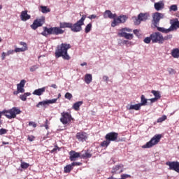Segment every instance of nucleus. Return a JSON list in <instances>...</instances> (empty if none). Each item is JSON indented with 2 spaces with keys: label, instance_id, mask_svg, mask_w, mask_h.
<instances>
[{
  "label": "nucleus",
  "instance_id": "c03bdc74",
  "mask_svg": "<svg viewBox=\"0 0 179 179\" xmlns=\"http://www.w3.org/2000/svg\"><path fill=\"white\" fill-rule=\"evenodd\" d=\"M143 41L145 43V44H150V41H152V34H150V37H146L144 38Z\"/></svg>",
  "mask_w": 179,
  "mask_h": 179
},
{
  "label": "nucleus",
  "instance_id": "79ce46f5",
  "mask_svg": "<svg viewBox=\"0 0 179 179\" xmlns=\"http://www.w3.org/2000/svg\"><path fill=\"white\" fill-rule=\"evenodd\" d=\"M119 19L120 20V23H125V22H127V16L125 15H120L119 16Z\"/></svg>",
  "mask_w": 179,
  "mask_h": 179
},
{
  "label": "nucleus",
  "instance_id": "f3484780",
  "mask_svg": "<svg viewBox=\"0 0 179 179\" xmlns=\"http://www.w3.org/2000/svg\"><path fill=\"white\" fill-rule=\"evenodd\" d=\"M71 162H75L77 159L80 157V153L76 152V151L71 150L69 152Z\"/></svg>",
  "mask_w": 179,
  "mask_h": 179
},
{
  "label": "nucleus",
  "instance_id": "6ab92c4d",
  "mask_svg": "<svg viewBox=\"0 0 179 179\" xmlns=\"http://www.w3.org/2000/svg\"><path fill=\"white\" fill-rule=\"evenodd\" d=\"M20 45H22V48H16L15 49V52H24V51H27V43L24 42H20Z\"/></svg>",
  "mask_w": 179,
  "mask_h": 179
},
{
  "label": "nucleus",
  "instance_id": "0e129e2a",
  "mask_svg": "<svg viewBox=\"0 0 179 179\" xmlns=\"http://www.w3.org/2000/svg\"><path fill=\"white\" fill-rule=\"evenodd\" d=\"M19 93H22L20 91H19V90H17V91H15L14 92H13V94H19Z\"/></svg>",
  "mask_w": 179,
  "mask_h": 179
},
{
  "label": "nucleus",
  "instance_id": "72a5a7b5",
  "mask_svg": "<svg viewBox=\"0 0 179 179\" xmlns=\"http://www.w3.org/2000/svg\"><path fill=\"white\" fill-rule=\"evenodd\" d=\"M73 169V166H72L71 164H69L64 167V173H71Z\"/></svg>",
  "mask_w": 179,
  "mask_h": 179
},
{
  "label": "nucleus",
  "instance_id": "5701e85b",
  "mask_svg": "<svg viewBox=\"0 0 179 179\" xmlns=\"http://www.w3.org/2000/svg\"><path fill=\"white\" fill-rule=\"evenodd\" d=\"M154 8L155 10H157L159 12V10H162V9H164V3H163V1H162L155 3Z\"/></svg>",
  "mask_w": 179,
  "mask_h": 179
},
{
  "label": "nucleus",
  "instance_id": "cd10ccee",
  "mask_svg": "<svg viewBox=\"0 0 179 179\" xmlns=\"http://www.w3.org/2000/svg\"><path fill=\"white\" fill-rule=\"evenodd\" d=\"M60 28L62 29H71L72 27V23L71 22H60L59 23Z\"/></svg>",
  "mask_w": 179,
  "mask_h": 179
},
{
  "label": "nucleus",
  "instance_id": "4be33fe9",
  "mask_svg": "<svg viewBox=\"0 0 179 179\" xmlns=\"http://www.w3.org/2000/svg\"><path fill=\"white\" fill-rule=\"evenodd\" d=\"M45 92V87H43L42 88H38L37 90H35L32 94L34 96H43V94Z\"/></svg>",
  "mask_w": 179,
  "mask_h": 179
},
{
  "label": "nucleus",
  "instance_id": "7ed1b4c3",
  "mask_svg": "<svg viewBox=\"0 0 179 179\" xmlns=\"http://www.w3.org/2000/svg\"><path fill=\"white\" fill-rule=\"evenodd\" d=\"M85 20H86V15H83L81 18L75 24L71 23V31H73V33H79V31H82V26L85 24Z\"/></svg>",
  "mask_w": 179,
  "mask_h": 179
},
{
  "label": "nucleus",
  "instance_id": "c756f323",
  "mask_svg": "<svg viewBox=\"0 0 179 179\" xmlns=\"http://www.w3.org/2000/svg\"><path fill=\"white\" fill-rule=\"evenodd\" d=\"M82 104H83V101H82L76 102V103L73 105V110H76V111L79 110V108H80V106H82Z\"/></svg>",
  "mask_w": 179,
  "mask_h": 179
},
{
  "label": "nucleus",
  "instance_id": "5fc2aeb1",
  "mask_svg": "<svg viewBox=\"0 0 179 179\" xmlns=\"http://www.w3.org/2000/svg\"><path fill=\"white\" fill-rule=\"evenodd\" d=\"M168 72L170 75H174L175 73L174 69L171 68L168 69Z\"/></svg>",
  "mask_w": 179,
  "mask_h": 179
},
{
  "label": "nucleus",
  "instance_id": "6e6d98bb",
  "mask_svg": "<svg viewBox=\"0 0 179 179\" xmlns=\"http://www.w3.org/2000/svg\"><path fill=\"white\" fill-rule=\"evenodd\" d=\"M29 127H33L34 128H36V127H37V124L34 123V122H29Z\"/></svg>",
  "mask_w": 179,
  "mask_h": 179
},
{
  "label": "nucleus",
  "instance_id": "bf43d9fd",
  "mask_svg": "<svg viewBox=\"0 0 179 179\" xmlns=\"http://www.w3.org/2000/svg\"><path fill=\"white\" fill-rule=\"evenodd\" d=\"M148 100L150 101V103H156V101H157L158 99L157 98H152Z\"/></svg>",
  "mask_w": 179,
  "mask_h": 179
},
{
  "label": "nucleus",
  "instance_id": "9d476101",
  "mask_svg": "<svg viewBox=\"0 0 179 179\" xmlns=\"http://www.w3.org/2000/svg\"><path fill=\"white\" fill-rule=\"evenodd\" d=\"M57 100L58 99L44 100L38 103V104L36 105V107L37 108H40V107H44V108H46L47 106H49V104H55Z\"/></svg>",
  "mask_w": 179,
  "mask_h": 179
},
{
  "label": "nucleus",
  "instance_id": "a878e982",
  "mask_svg": "<svg viewBox=\"0 0 179 179\" xmlns=\"http://www.w3.org/2000/svg\"><path fill=\"white\" fill-rule=\"evenodd\" d=\"M84 80L87 85H90L92 83V80H93V77L92 76V74L87 73L85 76Z\"/></svg>",
  "mask_w": 179,
  "mask_h": 179
},
{
  "label": "nucleus",
  "instance_id": "a19ab883",
  "mask_svg": "<svg viewBox=\"0 0 179 179\" xmlns=\"http://www.w3.org/2000/svg\"><path fill=\"white\" fill-rule=\"evenodd\" d=\"M38 68H39L38 64H36V65L31 66L29 69V71H30V72H34L35 71H37V69H38Z\"/></svg>",
  "mask_w": 179,
  "mask_h": 179
},
{
  "label": "nucleus",
  "instance_id": "b1692460",
  "mask_svg": "<svg viewBox=\"0 0 179 179\" xmlns=\"http://www.w3.org/2000/svg\"><path fill=\"white\" fill-rule=\"evenodd\" d=\"M20 17L22 22H26L27 20H29V19H30L31 16L30 15L27 14V10H24V11H22Z\"/></svg>",
  "mask_w": 179,
  "mask_h": 179
},
{
  "label": "nucleus",
  "instance_id": "ea45409f",
  "mask_svg": "<svg viewBox=\"0 0 179 179\" xmlns=\"http://www.w3.org/2000/svg\"><path fill=\"white\" fill-rule=\"evenodd\" d=\"M166 120H167V116L164 115L162 117L157 119V122L158 123L163 122V121H166Z\"/></svg>",
  "mask_w": 179,
  "mask_h": 179
},
{
  "label": "nucleus",
  "instance_id": "39448f33",
  "mask_svg": "<svg viewBox=\"0 0 179 179\" xmlns=\"http://www.w3.org/2000/svg\"><path fill=\"white\" fill-rule=\"evenodd\" d=\"M160 139H162V135L157 134L155 135L153 138L150 139V141L145 143V145H143V149H149L155 146V145H157L159 142H160Z\"/></svg>",
  "mask_w": 179,
  "mask_h": 179
},
{
  "label": "nucleus",
  "instance_id": "4d7b16f0",
  "mask_svg": "<svg viewBox=\"0 0 179 179\" xmlns=\"http://www.w3.org/2000/svg\"><path fill=\"white\" fill-rule=\"evenodd\" d=\"M102 79H103V80L104 82H106V83H108V79H109L108 76H103V78H102Z\"/></svg>",
  "mask_w": 179,
  "mask_h": 179
},
{
  "label": "nucleus",
  "instance_id": "4c0bfd02",
  "mask_svg": "<svg viewBox=\"0 0 179 179\" xmlns=\"http://www.w3.org/2000/svg\"><path fill=\"white\" fill-rule=\"evenodd\" d=\"M110 142L108 140H106L103 141L101 143V146L102 148H107V146H108V145H110Z\"/></svg>",
  "mask_w": 179,
  "mask_h": 179
},
{
  "label": "nucleus",
  "instance_id": "f704fd0d",
  "mask_svg": "<svg viewBox=\"0 0 179 179\" xmlns=\"http://www.w3.org/2000/svg\"><path fill=\"white\" fill-rule=\"evenodd\" d=\"M151 93L153 94L155 98L157 99V100H159V99L162 97V96L160 95V92L159 91L152 90Z\"/></svg>",
  "mask_w": 179,
  "mask_h": 179
},
{
  "label": "nucleus",
  "instance_id": "3c124183",
  "mask_svg": "<svg viewBox=\"0 0 179 179\" xmlns=\"http://www.w3.org/2000/svg\"><path fill=\"white\" fill-rule=\"evenodd\" d=\"M129 177H131V175L122 174V175H121V178L120 179L129 178Z\"/></svg>",
  "mask_w": 179,
  "mask_h": 179
},
{
  "label": "nucleus",
  "instance_id": "e2e57ef3",
  "mask_svg": "<svg viewBox=\"0 0 179 179\" xmlns=\"http://www.w3.org/2000/svg\"><path fill=\"white\" fill-rule=\"evenodd\" d=\"M57 149H59L58 146H56L55 148H53L52 150H51V153H54V152H55L57 150Z\"/></svg>",
  "mask_w": 179,
  "mask_h": 179
},
{
  "label": "nucleus",
  "instance_id": "dca6fc26",
  "mask_svg": "<svg viewBox=\"0 0 179 179\" xmlns=\"http://www.w3.org/2000/svg\"><path fill=\"white\" fill-rule=\"evenodd\" d=\"M124 171V165L122 164H117L113 167L111 173L113 174H120Z\"/></svg>",
  "mask_w": 179,
  "mask_h": 179
},
{
  "label": "nucleus",
  "instance_id": "6e6552de",
  "mask_svg": "<svg viewBox=\"0 0 179 179\" xmlns=\"http://www.w3.org/2000/svg\"><path fill=\"white\" fill-rule=\"evenodd\" d=\"M161 19H164V14L157 12L152 15V24L155 27H157Z\"/></svg>",
  "mask_w": 179,
  "mask_h": 179
},
{
  "label": "nucleus",
  "instance_id": "412c9836",
  "mask_svg": "<svg viewBox=\"0 0 179 179\" xmlns=\"http://www.w3.org/2000/svg\"><path fill=\"white\" fill-rule=\"evenodd\" d=\"M24 85H26V80H22L20 83L17 85V90L21 93H24Z\"/></svg>",
  "mask_w": 179,
  "mask_h": 179
},
{
  "label": "nucleus",
  "instance_id": "4468645a",
  "mask_svg": "<svg viewBox=\"0 0 179 179\" xmlns=\"http://www.w3.org/2000/svg\"><path fill=\"white\" fill-rule=\"evenodd\" d=\"M105 138L109 142H115L118 138V133L110 132L106 135Z\"/></svg>",
  "mask_w": 179,
  "mask_h": 179
},
{
  "label": "nucleus",
  "instance_id": "0eeeda50",
  "mask_svg": "<svg viewBox=\"0 0 179 179\" xmlns=\"http://www.w3.org/2000/svg\"><path fill=\"white\" fill-rule=\"evenodd\" d=\"M131 31H132V29L128 27H124L120 30V31L117 34V36H119V37H124L127 40H132V38H134V34H128L131 33Z\"/></svg>",
  "mask_w": 179,
  "mask_h": 179
},
{
  "label": "nucleus",
  "instance_id": "393cba45",
  "mask_svg": "<svg viewBox=\"0 0 179 179\" xmlns=\"http://www.w3.org/2000/svg\"><path fill=\"white\" fill-rule=\"evenodd\" d=\"M126 108L127 110H136V111H138L141 110V105H139V103H136L135 105L128 104L126 106Z\"/></svg>",
  "mask_w": 179,
  "mask_h": 179
},
{
  "label": "nucleus",
  "instance_id": "f8f14e48",
  "mask_svg": "<svg viewBox=\"0 0 179 179\" xmlns=\"http://www.w3.org/2000/svg\"><path fill=\"white\" fill-rule=\"evenodd\" d=\"M72 120V116L71 114L66 112L62 113V117L60 118V121L64 125H66L68 122H71Z\"/></svg>",
  "mask_w": 179,
  "mask_h": 179
},
{
  "label": "nucleus",
  "instance_id": "2eb2a0df",
  "mask_svg": "<svg viewBox=\"0 0 179 179\" xmlns=\"http://www.w3.org/2000/svg\"><path fill=\"white\" fill-rule=\"evenodd\" d=\"M170 24L169 30L171 31H174V30L179 29V21L178 19L171 20Z\"/></svg>",
  "mask_w": 179,
  "mask_h": 179
},
{
  "label": "nucleus",
  "instance_id": "338daca9",
  "mask_svg": "<svg viewBox=\"0 0 179 179\" xmlns=\"http://www.w3.org/2000/svg\"><path fill=\"white\" fill-rule=\"evenodd\" d=\"M86 65H87V62H83V63L80 64L81 66H86Z\"/></svg>",
  "mask_w": 179,
  "mask_h": 179
},
{
  "label": "nucleus",
  "instance_id": "20e7f679",
  "mask_svg": "<svg viewBox=\"0 0 179 179\" xmlns=\"http://www.w3.org/2000/svg\"><path fill=\"white\" fill-rule=\"evenodd\" d=\"M1 113H3V115H5L6 118H8V120H12L13 118H16V115L20 114V113H22V110H20L19 108L13 107V108L8 110H4L1 111Z\"/></svg>",
  "mask_w": 179,
  "mask_h": 179
},
{
  "label": "nucleus",
  "instance_id": "de8ad7c7",
  "mask_svg": "<svg viewBox=\"0 0 179 179\" xmlns=\"http://www.w3.org/2000/svg\"><path fill=\"white\" fill-rule=\"evenodd\" d=\"M64 97H65V99H67V100H71V99H72L73 96H72V94L67 92L65 94Z\"/></svg>",
  "mask_w": 179,
  "mask_h": 179
},
{
  "label": "nucleus",
  "instance_id": "09e8293b",
  "mask_svg": "<svg viewBox=\"0 0 179 179\" xmlns=\"http://www.w3.org/2000/svg\"><path fill=\"white\" fill-rule=\"evenodd\" d=\"M8 134V130L6 129H0V135H5Z\"/></svg>",
  "mask_w": 179,
  "mask_h": 179
},
{
  "label": "nucleus",
  "instance_id": "13d9d810",
  "mask_svg": "<svg viewBox=\"0 0 179 179\" xmlns=\"http://www.w3.org/2000/svg\"><path fill=\"white\" fill-rule=\"evenodd\" d=\"M13 52H15V50H10L7 51L6 55H7V56L12 55V54H13Z\"/></svg>",
  "mask_w": 179,
  "mask_h": 179
},
{
  "label": "nucleus",
  "instance_id": "8fccbe9b",
  "mask_svg": "<svg viewBox=\"0 0 179 179\" xmlns=\"http://www.w3.org/2000/svg\"><path fill=\"white\" fill-rule=\"evenodd\" d=\"M133 33L135 34V36H136V37H141V33L139 32V30L134 29Z\"/></svg>",
  "mask_w": 179,
  "mask_h": 179
},
{
  "label": "nucleus",
  "instance_id": "1a4fd4ad",
  "mask_svg": "<svg viewBox=\"0 0 179 179\" xmlns=\"http://www.w3.org/2000/svg\"><path fill=\"white\" fill-rule=\"evenodd\" d=\"M45 22V17H41L34 20L33 24L31 25L32 30H36L38 27H41Z\"/></svg>",
  "mask_w": 179,
  "mask_h": 179
},
{
  "label": "nucleus",
  "instance_id": "f03ea898",
  "mask_svg": "<svg viewBox=\"0 0 179 179\" xmlns=\"http://www.w3.org/2000/svg\"><path fill=\"white\" fill-rule=\"evenodd\" d=\"M65 31L61 28V27H55L48 28L47 27H43V31L41 32V35L44 37H47L48 35L53 34L55 36H59V34H64Z\"/></svg>",
  "mask_w": 179,
  "mask_h": 179
},
{
  "label": "nucleus",
  "instance_id": "f257e3e1",
  "mask_svg": "<svg viewBox=\"0 0 179 179\" xmlns=\"http://www.w3.org/2000/svg\"><path fill=\"white\" fill-rule=\"evenodd\" d=\"M69 48H71V44L62 43L57 47V50L55 51L56 58H60V57H62L63 59L69 61V59H71V57L68 55V50H69Z\"/></svg>",
  "mask_w": 179,
  "mask_h": 179
},
{
  "label": "nucleus",
  "instance_id": "49530a36",
  "mask_svg": "<svg viewBox=\"0 0 179 179\" xmlns=\"http://www.w3.org/2000/svg\"><path fill=\"white\" fill-rule=\"evenodd\" d=\"M81 157H83V159H85V157H86L87 159H90V157H92V154L89 152H85V155H83L81 156Z\"/></svg>",
  "mask_w": 179,
  "mask_h": 179
},
{
  "label": "nucleus",
  "instance_id": "ddd939ff",
  "mask_svg": "<svg viewBox=\"0 0 179 179\" xmlns=\"http://www.w3.org/2000/svg\"><path fill=\"white\" fill-rule=\"evenodd\" d=\"M166 165L169 166V170H173L176 173H179V162H167Z\"/></svg>",
  "mask_w": 179,
  "mask_h": 179
},
{
  "label": "nucleus",
  "instance_id": "603ef678",
  "mask_svg": "<svg viewBox=\"0 0 179 179\" xmlns=\"http://www.w3.org/2000/svg\"><path fill=\"white\" fill-rule=\"evenodd\" d=\"M97 17V15H94V14H92L91 15H89L87 17L88 19H90V20H93V19H96Z\"/></svg>",
  "mask_w": 179,
  "mask_h": 179
},
{
  "label": "nucleus",
  "instance_id": "423d86ee",
  "mask_svg": "<svg viewBox=\"0 0 179 179\" xmlns=\"http://www.w3.org/2000/svg\"><path fill=\"white\" fill-rule=\"evenodd\" d=\"M151 41L153 43L164 44V36L159 31L151 34Z\"/></svg>",
  "mask_w": 179,
  "mask_h": 179
},
{
  "label": "nucleus",
  "instance_id": "c85d7f7f",
  "mask_svg": "<svg viewBox=\"0 0 179 179\" xmlns=\"http://www.w3.org/2000/svg\"><path fill=\"white\" fill-rule=\"evenodd\" d=\"M140 106H146L148 104V99L145 97V95H141V103H138Z\"/></svg>",
  "mask_w": 179,
  "mask_h": 179
},
{
  "label": "nucleus",
  "instance_id": "774afa93",
  "mask_svg": "<svg viewBox=\"0 0 179 179\" xmlns=\"http://www.w3.org/2000/svg\"><path fill=\"white\" fill-rule=\"evenodd\" d=\"M107 179H120V178H114V176H110V177L108 178Z\"/></svg>",
  "mask_w": 179,
  "mask_h": 179
},
{
  "label": "nucleus",
  "instance_id": "7c9ffc66",
  "mask_svg": "<svg viewBox=\"0 0 179 179\" xmlns=\"http://www.w3.org/2000/svg\"><path fill=\"white\" fill-rule=\"evenodd\" d=\"M171 55H172V57H173V58H179V49L176 48V49L172 50Z\"/></svg>",
  "mask_w": 179,
  "mask_h": 179
},
{
  "label": "nucleus",
  "instance_id": "a18cd8bd",
  "mask_svg": "<svg viewBox=\"0 0 179 179\" xmlns=\"http://www.w3.org/2000/svg\"><path fill=\"white\" fill-rule=\"evenodd\" d=\"M173 38V34H168L164 37V42L166 41L171 40Z\"/></svg>",
  "mask_w": 179,
  "mask_h": 179
},
{
  "label": "nucleus",
  "instance_id": "e433bc0d",
  "mask_svg": "<svg viewBox=\"0 0 179 179\" xmlns=\"http://www.w3.org/2000/svg\"><path fill=\"white\" fill-rule=\"evenodd\" d=\"M92 23H89L88 24H87V26L85 28V33L87 34L90 33L92 30Z\"/></svg>",
  "mask_w": 179,
  "mask_h": 179
},
{
  "label": "nucleus",
  "instance_id": "052dcab7",
  "mask_svg": "<svg viewBox=\"0 0 179 179\" xmlns=\"http://www.w3.org/2000/svg\"><path fill=\"white\" fill-rule=\"evenodd\" d=\"M28 141H29L30 142H33L34 141V136H28Z\"/></svg>",
  "mask_w": 179,
  "mask_h": 179
},
{
  "label": "nucleus",
  "instance_id": "a211bd4d",
  "mask_svg": "<svg viewBox=\"0 0 179 179\" xmlns=\"http://www.w3.org/2000/svg\"><path fill=\"white\" fill-rule=\"evenodd\" d=\"M76 138L80 142H85L87 139V134L85 132H79L77 133Z\"/></svg>",
  "mask_w": 179,
  "mask_h": 179
},
{
  "label": "nucleus",
  "instance_id": "c9c22d12",
  "mask_svg": "<svg viewBox=\"0 0 179 179\" xmlns=\"http://www.w3.org/2000/svg\"><path fill=\"white\" fill-rule=\"evenodd\" d=\"M178 10V7L176 4L171 5L169 7V12H177Z\"/></svg>",
  "mask_w": 179,
  "mask_h": 179
},
{
  "label": "nucleus",
  "instance_id": "69168bd1",
  "mask_svg": "<svg viewBox=\"0 0 179 179\" xmlns=\"http://www.w3.org/2000/svg\"><path fill=\"white\" fill-rule=\"evenodd\" d=\"M50 87H52L53 89H57V85L52 84L50 85Z\"/></svg>",
  "mask_w": 179,
  "mask_h": 179
},
{
  "label": "nucleus",
  "instance_id": "864d4df0",
  "mask_svg": "<svg viewBox=\"0 0 179 179\" xmlns=\"http://www.w3.org/2000/svg\"><path fill=\"white\" fill-rule=\"evenodd\" d=\"M71 166H73V168L75 167V166H82V163L81 162H72Z\"/></svg>",
  "mask_w": 179,
  "mask_h": 179
},
{
  "label": "nucleus",
  "instance_id": "680f3d73",
  "mask_svg": "<svg viewBox=\"0 0 179 179\" xmlns=\"http://www.w3.org/2000/svg\"><path fill=\"white\" fill-rule=\"evenodd\" d=\"M6 56H7V55H6V52H3L2 53V55H1V58H2V59H3V60L5 59V57H6Z\"/></svg>",
  "mask_w": 179,
  "mask_h": 179
},
{
  "label": "nucleus",
  "instance_id": "aec40b11",
  "mask_svg": "<svg viewBox=\"0 0 179 179\" xmlns=\"http://www.w3.org/2000/svg\"><path fill=\"white\" fill-rule=\"evenodd\" d=\"M103 17L104 19H115V17H117V15L115 14H113V13H111V10H106L104 13H103Z\"/></svg>",
  "mask_w": 179,
  "mask_h": 179
},
{
  "label": "nucleus",
  "instance_id": "58836bf2",
  "mask_svg": "<svg viewBox=\"0 0 179 179\" xmlns=\"http://www.w3.org/2000/svg\"><path fill=\"white\" fill-rule=\"evenodd\" d=\"M41 12L42 13H48L50 12V10L47 6H41Z\"/></svg>",
  "mask_w": 179,
  "mask_h": 179
},
{
  "label": "nucleus",
  "instance_id": "37998d69",
  "mask_svg": "<svg viewBox=\"0 0 179 179\" xmlns=\"http://www.w3.org/2000/svg\"><path fill=\"white\" fill-rule=\"evenodd\" d=\"M30 166V164L29 163H26V162H21V165L20 167L21 169H28V167Z\"/></svg>",
  "mask_w": 179,
  "mask_h": 179
},
{
  "label": "nucleus",
  "instance_id": "bb28decb",
  "mask_svg": "<svg viewBox=\"0 0 179 179\" xmlns=\"http://www.w3.org/2000/svg\"><path fill=\"white\" fill-rule=\"evenodd\" d=\"M157 30L158 31H160L161 33H164L165 34H167L169 33H171V31H170V28H168V29H166L164 27H158L157 25V27H155Z\"/></svg>",
  "mask_w": 179,
  "mask_h": 179
},
{
  "label": "nucleus",
  "instance_id": "2f4dec72",
  "mask_svg": "<svg viewBox=\"0 0 179 179\" xmlns=\"http://www.w3.org/2000/svg\"><path fill=\"white\" fill-rule=\"evenodd\" d=\"M29 96H31V93L30 92H27L24 93L22 95L20 96V100H22V101H26V100H27V97H29Z\"/></svg>",
  "mask_w": 179,
  "mask_h": 179
},
{
  "label": "nucleus",
  "instance_id": "473e14b6",
  "mask_svg": "<svg viewBox=\"0 0 179 179\" xmlns=\"http://www.w3.org/2000/svg\"><path fill=\"white\" fill-rule=\"evenodd\" d=\"M113 19H114V20L111 23L112 27H115V26H117V24H120V23H121L120 17H118L117 18H113Z\"/></svg>",
  "mask_w": 179,
  "mask_h": 179
},
{
  "label": "nucleus",
  "instance_id": "9b49d317",
  "mask_svg": "<svg viewBox=\"0 0 179 179\" xmlns=\"http://www.w3.org/2000/svg\"><path fill=\"white\" fill-rule=\"evenodd\" d=\"M149 16L150 15L148 13H141L137 17H135V24H139L141 22H145V20H148Z\"/></svg>",
  "mask_w": 179,
  "mask_h": 179
}]
</instances>
